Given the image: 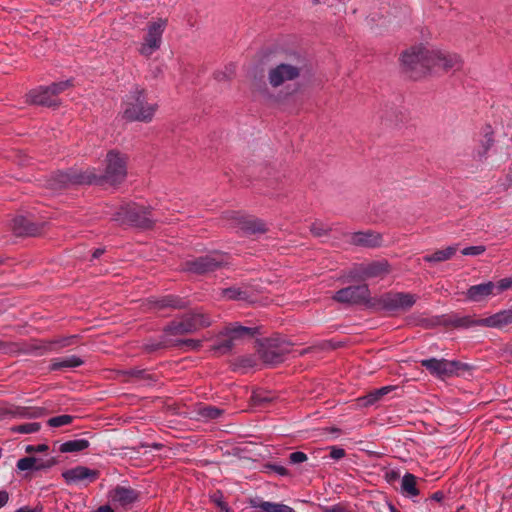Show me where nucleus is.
<instances>
[{
    "instance_id": "nucleus-1",
    "label": "nucleus",
    "mask_w": 512,
    "mask_h": 512,
    "mask_svg": "<svg viewBox=\"0 0 512 512\" xmlns=\"http://www.w3.org/2000/svg\"><path fill=\"white\" fill-rule=\"evenodd\" d=\"M127 155L111 150L107 153L104 160V170L102 173H97L96 169H87L81 174L74 177L77 183H96L107 182L110 184H119L123 182L127 176Z\"/></svg>"
},
{
    "instance_id": "nucleus-2",
    "label": "nucleus",
    "mask_w": 512,
    "mask_h": 512,
    "mask_svg": "<svg viewBox=\"0 0 512 512\" xmlns=\"http://www.w3.org/2000/svg\"><path fill=\"white\" fill-rule=\"evenodd\" d=\"M300 75L298 67L281 63L268 71V82L273 88L284 86V89L277 93H270L267 90L261 92L263 101L270 106H279L284 103L294 94L295 89H291L286 85L287 82L293 81Z\"/></svg>"
},
{
    "instance_id": "nucleus-3",
    "label": "nucleus",
    "mask_w": 512,
    "mask_h": 512,
    "mask_svg": "<svg viewBox=\"0 0 512 512\" xmlns=\"http://www.w3.org/2000/svg\"><path fill=\"white\" fill-rule=\"evenodd\" d=\"M433 45L417 44L403 51L400 63L413 78H421L431 74Z\"/></svg>"
},
{
    "instance_id": "nucleus-4",
    "label": "nucleus",
    "mask_w": 512,
    "mask_h": 512,
    "mask_svg": "<svg viewBox=\"0 0 512 512\" xmlns=\"http://www.w3.org/2000/svg\"><path fill=\"white\" fill-rule=\"evenodd\" d=\"M157 109L156 103L146 101L145 91L139 87L132 89L122 104L123 116L130 121L150 122Z\"/></svg>"
},
{
    "instance_id": "nucleus-5",
    "label": "nucleus",
    "mask_w": 512,
    "mask_h": 512,
    "mask_svg": "<svg viewBox=\"0 0 512 512\" xmlns=\"http://www.w3.org/2000/svg\"><path fill=\"white\" fill-rule=\"evenodd\" d=\"M416 302V297L410 293H387L379 298H374L371 307L385 311H405Z\"/></svg>"
},
{
    "instance_id": "nucleus-6",
    "label": "nucleus",
    "mask_w": 512,
    "mask_h": 512,
    "mask_svg": "<svg viewBox=\"0 0 512 512\" xmlns=\"http://www.w3.org/2000/svg\"><path fill=\"white\" fill-rule=\"evenodd\" d=\"M71 86L69 80L53 83L47 87H39L29 92V101L33 104L53 106L56 105V96Z\"/></svg>"
},
{
    "instance_id": "nucleus-7",
    "label": "nucleus",
    "mask_w": 512,
    "mask_h": 512,
    "mask_svg": "<svg viewBox=\"0 0 512 512\" xmlns=\"http://www.w3.org/2000/svg\"><path fill=\"white\" fill-rule=\"evenodd\" d=\"M431 62V73L437 71H458L463 66V60L460 55L448 52L437 46H433Z\"/></svg>"
},
{
    "instance_id": "nucleus-8",
    "label": "nucleus",
    "mask_w": 512,
    "mask_h": 512,
    "mask_svg": "<svg viewBox=\"0 0 512 512\" xmlns=\"http://www.w3.org/2000/svg\"><path fill=\"white\" fill-rule=\"evenodd\" d=\"M166 25L167 21L165 19H157L148 25L144 41L139 49L142 55L150 56L160 48Z\"/></svg>"
},
{
    "instance_id": "nucleus-9",
    "label": "nucleus",
    "mask_w": 512,
    "mask_h": 512,
    "mask_svg": "<svg viewBox=\"0 0 512 512\" xmlns=\"http://www.w3.org/2000/svg\"><path fill=\"white\" fill-rule=\"evenodd\" d=\"M224 336L226 339L215 347L216 350L225 352L230 350L237 341L251 339L254 336V330L249 327L234 324L226 328Z\"/></svg>"
},
{
    "instance_id": "nucleus-10",
    "label": "nucleus",
    "mask_w": 512,
    "mask_h": 512,
    "mask_svg": "<svg viewBox=\"0 0 512 512\" xmlns=\"http://www.w3.org/2000/svg\"><path fill=\"white\" fill-rule=\"evenodd\" d=\"M421 365L429 370L433 375L444 378L456 374L461 367L457 361H449L445 359H424Z\"/></svg>"
},
{
    "instance_id": "nucleus-11",
    "label": "nucleus",
    "mask_w": 512,
    "mask_h": 512,
    "mask_svg": "<svg viewBox=\"0 0 512 512\" xmlns=\"http://www.w3.org/2000/svg\"><path fill=\"white\" fill-rule=\"evenodd\" d=\"M334 299L344 303H366L371 306L373 299L369 298L366 285L347 287L336 292Z\"/></svg>"
},
{
    "instance_id": "nucleus-12",
    "label": "nucleus",
    "mask_w": 512,
    "mask_h": 512,
    "mask_svg": "<svg viewBox=\"0 0 512 512\" xmlns=\"http://www.w3.org/2000/svg\"><path fill=\"white\" fill-rule=\"evenodd\" d=\"M99 476L97 470H92L85 466H76L67 469L62 473V477L68 485H81L94 482Z\"/></svg>"
},
{
    "instance_id": "nucleus-13",
    "label": "nucleus",
    "mask_w": 512,
    "mask_h": 512,
    "mask_svg": "<svg viewBox=\"0 0 512 512\" xmlns=\"http://www.w3.org/2000/svg\"><path fill=\"white\" fill-rule=\"evenodd\" d=\"M110 501L120 507H126L137 499V493L125 486H117L109 493Z\"/></svg>"
},
{
    "instance_id": "nucleus-14",
    "label": "nucleus",
    "mask_w": 512,
    "mask_h": 512,
    "mask_svg": "<svg viewBox=\"0 0 512 512\" xmlns=\"http://www.w3.org/2000/svg\"><path fill=\"white\" fill-rule=\"evenodd\" d=\"M350 242L364 247H377L383 242L382 235L374 231H360L350 235Z\"/></svg>"
},
{
    "instance_id": "nucleus-15",
    "label": "nucleus",
    "mask_w": 512,
    "mask_h": 512,
    "mask_svg": "<svg viewBox=\"0 0 512 512\" xmlns=\"http://www.w3.org/2000/svg\"><path fill=\"white\" fill-rule=\"evenodd\" d=\"M490 295L496 296L493 282L471 286L467 291V297L472 301H481Z\"/></svg>"
},
{
    "instance_id": "nucleus-16",
    "label": "nucleus",
    "mask_w": 512,
    "mask_h": 512,
    "mask_svg": "<svg viewBox=\"0 0 512 512\" xmlns=\"http://www.w3.org/2000/svg\"><path fill=\"white\" fill-rule=\"evenodd\" d=\"M488 327L502 328L512 323V310H503L482 320Z\"/></svg>"
},
{
    "instance_id": "nucleus-17",
    "label": "nucleus",
    "mask_w": 512,
    "mask_h": 512,
    "mask_svg": "<svg viewBox=\"0 0 512 512\" xmlns=\"http://www.w3.org/2000/svg\"><path fill=\"white\" fill-rule=\"evenodd\" d=\"M210 324V321L201 313H193L189 315L183 323H181L180 330L184 332H191L200 327H205Z\"/></svg>"
},
{
    "instance_id": "nucleus-18",
    "label": "nucleus",
    "mask_w": 512,
    "mask_h": 512,
    "mask_svg": "<svg viewBox=\"0 0 512 512\" xmlns=\"http://www.w3.org/2000/svg\"><path fill=\"white\" fill-rule=\"evenodd\" d=\"M250 504L259 512H295L293 508L281 503L251 500Z\"/></svg>"
},
{
    "instance_id": "nucleus-19",
    "label": "nucleus",
    "mask_w": 512,
    "mask_h": 512,
    "mask_svg": "<svg viewBox=\"0 0 512 512\" xmlns=\"http://www.w3.org/2000/svg\"><path fill=\"white\" fill-rule=\"evenodd\" d=\"M458 251L457 245L448 246L443 249H439L432 254L423 257L424 261L429 263H438L451 259Z\"/></svg>"
},
{
    "instance_id": "nucleus-20",
    "label": "nucleus",
    "mask_w": 512,
    "mask_h": 512,
    "mask_svg": "<svg viewBox=\"0 0 512 512\" xmlns=\"http://www.w3.org/2000/svg\"><path fill=\"white\" fill-rule=\"evenodd\" d=\"M218 265L219 261L216 260L215 256H206L192 262L189 269L197 273H204L213 270Z\"/></svg>"
},
{
    "instance_id": "nucleus-21",
    "label": "nucleus",
    "mask_w": 512,
    "mask_h": 512,
    "mask_svg": "<svg viewBox=\"0 0 512 512\" xmlns=\"http://www.w3.org/2000/svg\"><path fill=\"white\" fill-rule=\"evenodd\" d=\"M393 388L391 386H385L379 389H376L366 396L358 399L359 405L361 406H370L379 401L384 395L388 394Z\"/></svg>"
},
{
    "instance_id": "nucleus-22",
    "label": "nucleus",
    "mask_w": 512,
    "mask_h": 512,
    "mask_svg": "<svg viewBox=\"0 0 512 512\" xmlns=\"http://www.w3.org/2000/svg\"><path fill=\"white\" fill-rule=\"evenodd\" d=\"M82 363L83 361L79 357L71 355L54 359L51 363V368L53 370L62 368H75L82 365Z\"/></svg>"
},
{
    "instance_id": "nucleus-23",
    "label": "nucleus",
    "mask_w": 512,
    "mask_h": 512,
    "mask_svg": "<svg viewBox=\"0 0 512 512\" xmlns=\"http://www.w3.org/2000/svg\"><path fill=\"white\" fill-rule=\"evenodd\" d=\"M89 445V441L86 439H73L62 443L59 450L62 453H74L87 449Z\"/></svg>"
},
{
    "instance_id": "nucleus-24",
    "label": "nucleus",
    "mask_w": 512,
    "mask_h": 512,
    "mask_svg": "<svg viewBox=\"0 0 512 512\" xmlns=\"http://www.w3.org/2000/svg\"><path fill=\"white\" fill-rule=\"evenodd\" d=\"M388 271V264L385 261L375 262L366 265L361 271V278L375 277Z\"/></svg>"
},
{
    "instance_id": "nucleus-25",
    "label": "nucleus",
    "mask_w": 512,
    "mask_h": 512,
    "mask_svg": "<svg viewBox=\"0 0 512 512\" xmlns=\"http://www.w3.org/2000/svg\"><path fill=\"white\" fill-rule=\"evenodd\" d=\"M139 212L135 211V209L131 206L121 208V211H118L114 215V220L120 222H128V223H138L139 222Z\"/></svg>"
},
{
    "instance_id": "nucleus-26",
    "label": "nucleus",
    "mask_w": 512,
    "mask_h": 512,
    "mask_svg": "<svg viewBox=\"0 0 512 512\" xmlns=\"http://www.w3.org/2000/svg\"><path fill=\"white\" fill-rule=\"evenodd\" d=\"M401 491L403 494L410 497L418 495L419 491L416 487V477L414 475L407 473L403 476L401 480Z\"/></svg>"
},
{
    "instance_id": "nucleus-27",
    "label": "nucleus",
    "mask_w": 512,
    "mask_h": 512,
    "mask_svg": "<svg viewBox=\"0 0 512 512\" xmlns=\"http://www.w3.org/2000/svg\"><path fill=\"white\" fill-rule=\"evenodd\" d=\"M494 144L493 131L490 126L486 127L483 131V138L480 140V148L478 156L483 158Z\"/></svg>"
},
{
    "instance_id": "nucleus-28",
    "label": "nucleus",
    "mask_w": 512,
    "mask_h": 512,
    "mask_svg": "<svg viewBox=\"0 0 512 512\" xmlns=\"http://www.w3.org/2000/svg\"><path fill=\"white\" fill-rule=\"evenodd\" d=\"M17 469L20 471H33L41 470L44 464L35 457H24L17 461Z\"/></svg>"
},
{
    "instance_id": "nucleus-29",
    "label": "nucleus",
    "mask_w": 512,
    "mask_h": 512,
    "mask_svg": "<svg viewBox=\"0 0 512 512\" xmlns=\"http://www.w3.org/2000/svg\"><path fill=\"white\" fill-rule=\"evenodd\" d=\"M40 427L41 426L38 422H29V423L13 426L11 428V430L13 432L21 433V434H32V433L38 432L40 430Z\"/></svg>"
},
{
    "instance_id": "nucleus-30",
    "label": "nucleus",
    "mask_w": 512,
    "mask_h": 512,
    "mask_svg": "<svg viewBox=\"0 0 512 512\" xmlns=\"http://www.w3.org/2000/svg\"><path fill=\"white\" fill-rule=\"evenodd\" d=\"M73 420V417L70 415H59L52 417L48 420V425L51 427H61L65 425H69Z\"/></svg>"
},
{
    "instance_id": "nucleus-31",
    "label": "nucleus",
    "mask_w": 512,
    "mask_h": 512,
    "mask_svg": "<svg viewBox=\"0 0 512 512\" xmlns=\"http://www.w3.org/2000/svg\"><path fill=\"white\" fill-rule=\"evenodd\" d=\"M222 411L212 406H205L200 409V415L208 419H216L221 415Z\"/></svg>"
},
{
    "instance_id": "nucleus-32",
    "label": "nucleus",
    "mask_w": 512,
    "mask_h": 512,
    "mask_svg": "<svg viewBox=\"0 0 512 512\" xmlns=\"http://www.w3.org/2000/svg\"><path fill=\"white\" fill-rule=\"evenodd\" d=\"M485 251L486 247L484 245H476L463 248L461 253L465 256H478L483 254Z\"/></svg>"
},
{
    "instance_id": "nucleus-33",
    "label": "nucleus",
    "mask_w": 512,
    "mask_h": 512,
    "mask_svg": "<svg viewBox=\"0 0 512 512\" xmlns=\"http://www.w3.org/2000/svg\"><path fill=\"white\" fill-rule=\"evenodd\" d=\"M512 285V280L509 278L501 279L499 282L495 283V295H499L503 291L510 288Z\"/></svg>"
},
{
    "instance_id": "nucleus-34",
    "label": "nucleus",
    "mask_w": 512,
    "mask_h": 512,
    "mask_svg": "<svg viewBox=\"0 0 512 512\" xmlns=\"http://www.w3.org/2000/svg\"><path fill=\"white\" fill-rule=\"evenodd\" d=\"M310 230L315 236H322L328 231L327 227L319 222L313 223Z\"/></svg>"
},
{
    "instance_id": "nucleus-35",
    "label": "nucleus",
    "mask_w": 512,
    "mask_h": 512,
    "mask_svg": "<svg viewBox=\"0 0 512 512\" xmlns=\"http://www.w3.org/2000/svg\"><path fill=\"white\" fill-rule=\"evenodd\" d=\"M290 462L293 464L303 463L307 460V455L303 452H293L289 456Z\"/></svg>"
},
{
    "instance_id": "nucleus-36",
    "label": "nucleus",
    "mask_w": 512,
    "mask_h": 512,
    "mask_svg": "<svg viewBox=\"0 0 512 512\" xmlns=\"http://www.w3.org/2000/svg\"><path fill=\"white\" fill-rule=\"evenodd\" d=\"M48 450V446L46 444H39V445H27L25 446V452L28 453V454H32V453H40V452H45Z\"/></svg>"
},
{
    "instance_id": "nucleus-37",
    "label": "nucleus",
    "mask_w": 512,
    "mask_h": 512,
    "mask_svg": "<svg viewBox=\"0 0 512 512\" xmlns=\"http://www.w3.org/2000/svg\"><path fill=\"white\" fill-rule=\"evenodd\" d=\"M162 306L181 307L182 303L176 298L167 297L162 301Z\"/></svg>"
},
{
    "instance_id": "nucleus-38",
    "label": "nucleus",
    "mask_w": 512,
    "mask_h": 512,
    "mask_svg": "<svg viewBox=\"0 0 512 512\" xmlns=\"http://www.w3.org/2000/svg\"><path fill=\"white\" fill-rule=\"evenodd\" d=\"M223 296L227 299H238L240 298V293L235 289H225L223 291Z\"/></svg>"
},
{
    "instance_id": "nucleus-39",
    "label": "nucleus",
    "mask_w": 512,
    "mask_h": 512,
    "mask_svg": "<svg viewBox=\"0 0 512 512\" xmlns=\"http://www.w3.org/2000/svg\"><path fill=\"white\" fill-rule=\"evenodd\" d=\"M345 452L341 448L333 447L330 452V456L332 459L339 460L344 457Z\"/></svg>"
},
{
    "instance_id": "nucleus-40",
    "label": "nucleus",
    "mask_w": 512,
    "mask_h": 512,
    "mask_svg": "<svg viewBox=\"0 0 512 512\" xmlns=\"http://www.w3.org/2000/svg\"><path fill=\"white\" fill-rule=\"evenodd\" d=\"M9 500V494L6 491H0V508L5 506Z\"/></svg>"
},
{
    "instance_id": "nucleus-41",
    "label": "nucleus",
    "mask_w": 512,
    "mask_h": 512,
    "mask_svg": "<svg viewBox=\"0 0 512 512\" xmlns=\"http://www.w3.org/2000/svg\"><path fill=\"white\" fill-rule=\"evenodd\" d=\"M273 469L280 475H286L287 469L283 466H274Z\"/></svg>"
},
{
    "instance_id": "nucleus-42",
    "label": "nucleus",
    "mask_w": 512,
    "mask_h": 512,
    "mask_svg": "<svg viewBox=\"0 0 512 512\" xmlns=\"http://www.w3.org/2000/svg\"><path fill=\"white\" fill-rule=\"evenodd\" d=\"M212 500H213V502H214L218 507H219V502H224V501L222 500V495H220V494H214V495L212 496Z\"/></svg>"
},
{
    "instance_id": "nucleus-43",
    "label": "nucleus",
    "mask_w": 512,
    "mask_h": 512,
    "mask_svg": "<svg viewBox=\"0 0 512 512\" xmlns=\"http://www.w3.org/2000/svg\"><path fill=\"white\" fill-rule=\"evenodd\" d=\"M219 509V512H230V509L225 502H219Z\"/></svg>"
},
{
    "instance_id": "nucleus-44",
    "label": "nucleus",
    "mask_w": 512,
    "mask_h": 512,
    "mask_svg": "<svg viewBox=\"0 0 512 512\" xmlns=\"http://www.w3.org/2000/svg\"><path fill=\"white\" fill-rule=\"evenodd\" d=\"M103 253H104V249H102V248H97V249L93 252L92 257H93L94 259H97V258H99Z\"/></svg>"
},
{
    "instance_id": "nucleus-45",
    "label": "nucleus",
    "mask_w": 512,
    "mask_h": 512,
    "mask_svg": "<svg viewBox=\"0 0 512 512\" xmlns=\"http://www.w3.org/2000/svg\"><path fill=\"white\" fill-rule=\"evenodd\" d=\"M95 512H113V510L110 506L105 505L99 507Z\"/></svg>"
},
{
    "instance_id": "nucleus-46",
    "label": "nucleus",
    "mask_w": 512,
    "mask_h": 512,
    "mask_svg": "<svg viewBox=\"0 0 512 512\" xmlns=\"http://www.w3.org/2000/svg\"><path fill=\"white\" fill-rule=\"evenodd\" d=\"M326 512H346V511L340 506H334L330 509H327Z\"/></svg>"
},
{
    "instance_id": "nucleus-47",
    "label": "nucleus",
    "mask_w": 512,
    "mask_h": 512,
    "mask_svg": "<svg viewBox=\"0 0 512 512\" xmlns=\"http://www.w3.org/2000/svg\"><path fill=\"white\" fill-rule=\"evenodd\" d=\"M15 512H35L33 509L25 506V507H21L19 509H17Z\"/></svg>"
},
{
    "instance_id": "nucleus-48",
    "label": "nucleus",
    "mask_w": 512,
    "mask_h": 512,
    "mask_svg": "<svg viewBox=\"0 0 512 512\" xmlns=\"http://www.w3.org/2000/svg\"><path fill=\"white\" fill-rule=\"evenodd\" d=\"M187 345H189L191 348L194 349V348L198 347L199 343L194 340H189V341H187Z\"/></svg>"
},
{
    "instance_id": "nucleus-49",
    "label": "nucleus",
    "mask_w": 512,
    "mask_h": 512,
    "mask_svg": "<svg viewBox=\"0 0 512 512\" xmlns=\"http://www.w3.org/2000/svg\"><path fill=\"white\" fill-rule=\"evenodd\" d=\"M264 360L268 363H271V364H274L277 362V360H274V359H269L268 356H264Z\"/></svg>"
},
{
    "instance_id": "nucleus-50",
    "label": "nucleus",
    "mask_w": 512,
    "mask_h": 512,
    "mask_svg": "<svg viewBox=\"0 0 512 512\" xmlns=\"http://www.w3.org/2000/svg\"><path fill=\"white\" fill-rule=\"evenodd\" d=\"M389 510L390 512H398L392 504H389Z\"/></svg>"
},
{
    "instance_id": "nucleus-51",
    "label": "nucleus",
    "mask_w": 512,
    "mask_h": 512,
    "mask_svg": "<svg viewBox=\"0 0 512 512\" xmlns=\"http://www.w3.org/2000/svg\"><path fill=\"white\" fill-rule=\"evenodd\" d=\"M247 228L251 229L253 232L262 230L260 227H257V228L256 227H253V228L252 227H247Z\"/></svg>"
},
{
    "instance_id": "nucleus-52",
    "label": "nucleus",
    "mask_w": 512,
    "mask_h": 512,
    "mask_svg": "<svg viewBox=\"0 0 512 512\" xmlns=\"http://www.w3.org/2000/svg\"><path fill=\"white\" fill-rule=\"evenodd\" d=\"M435 499H440V496L438 494H435Z\"/></svg>"
}]
</instances>
